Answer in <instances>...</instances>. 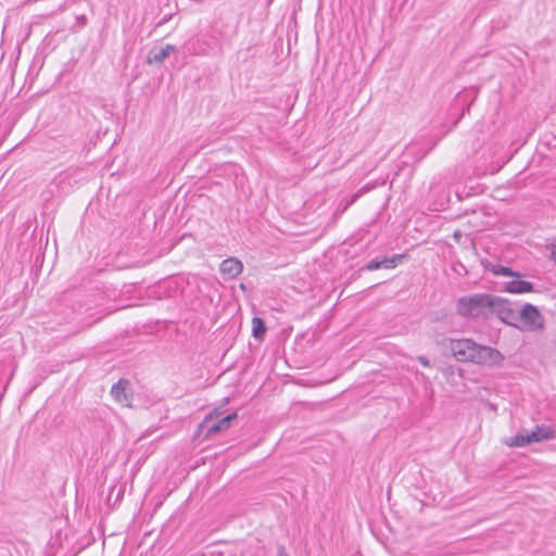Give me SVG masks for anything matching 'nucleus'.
Returning <instances> with one entry per match:
<instances>
[{"label": "nucleus", "instance_id": "18", "mask_svg": "<svg viewBox=\"0 0 556 556\" xmlns=\"http://www.w3.org/2000/svg\"><path fill=\"white\" fill-rule=\"evenodd\" d=\"M358 194H353L352 198L346 202V204L343 207V211L346 210L354 201L357 199Z\"/></svg>", "mask_w": 556, "mask_h": 556}, {"label": "nucleus", "instance_id": "2", "mask_svg": "<svg viewBox=\"0 0 556 556\" xmlns=\"http://www.w3.org/2000/svg\"><path fill=\"white\" fill-rule=\"evenodd\" d=\"M493 304V294L477 293L469 296H463L457 300L456 311L463 317L489 318Z\"/></svg>", "mask_w": 556, "mask_h": 556}, {"label": "nucleus", "instance_id": "14", "mask_svg": "<svg viewBox=\"0 0 556 556\" xmlns=\"http://www.w3.org/2000/svg\"><path fill=\"white\" fill-rule=\"evenodd\" d=\"M493 273L495 275H503V276H519V274L514 273L511 268L505 267V266H497V267L493 268Z\"/></svg>", "mask_w": 556, "mask_h": 556}, {"label": "nucleus", "instance_id": "1", "mask_svg": "<svg viewBox=\"0 0 556 556\" xmlns=\"http://www.w3.org/2000/svg\"><path fill=\"white\" fill-rule=\"evenodd\" d=\"M448 349L458 362L493 367L502 365L505 359L498 350L478 344L471 339H448Z\"/></svg>", "mask_w": 556, "mask_h": 556}, {"label": "nucleus", "instance_id": "20", "mask_svg": "<svg viewBox=\"0 0 556 556\" xmlns=\"http://www.w3.org/2000/svg\"><path fill=\"white\" fill-rule=\"evenodd\" d=\"M552 260L556 262V247L552 250Z\"/></svg>", "mask_w": 556, "mask_h": 556}, {"label": "nucleus", "instance_id": "9", "mask_svg": "<svg viewBox=\"0 0 556 556\" xmlns=\"http://www.w3.org/2000/svg\"><path fill=\"white\" fill-rule=\"evenodd\" d=\"M220 273L228 278L239 276L243 270V264L236 257H229L220 263Z\"/></svg>", "mask_w": 556, "mask_h": 556}, {"label": "nucleus", "instance_id": "10", "mask_svg": "<svg viewBox=\"0 0 556 556\" xmlns=\"http://www.w3.org/2000/svg\"><path fill=\"white\" fill-rule=\"evenodd\" d=\"M129 386V381L126 379L118 380L115 384H113L111 389V395L119 403L127 404L129 401V396L127 393V389Z\"/></svg>", "mask_w": 556, "mask_h": 556}, {"label": "nucleus", "instance_id": "11", "mask_svg": "<svg viewBox=\"0 0 556 556\" xmlns=\"http://www.w3.org/2000/svg\"><path fill=\"white\" fill-rule=\"evenodd\" d=\"M505 290L509 293H527L533 291V283L525 280H511L506 283Z\"/></svg>", "mask_w": 556, "mask_h": 556}, {"label": "nucleus", "instance_id": "17", "mask_svg": "<svg viewBox=\"0 0 556 556\" xmlns=\"http://www.w3.org/2000/svg\"><path fill=\"white\" fill-rule=\"evenodd\" d=\"M417 359L421 365L426 367L430 366V361L426 356H418Z\"/></svg>", "mask_w": 556, "mask_h": 556}, {"label": "nucleus", "instance_id": "5", "mask_svg": "<svg viewBox=\"0 0 556 556\" xmlns=\"http://www.w3.org/2000/svg\"><path fill=\"white\" fill-rule=\"evenodd\" d=\"M519 320L530 330L541 329L543 327V317L536 306L527 303L518 312Z\"/></svg>", "mask_w": 556, "mask_h": 556}, {"label": "nucleus", "instance_id": "8", "mask_svg": "<svg viewBox=\"0 0 556 556\" xmlns=\"http://www.w3.org/2000/svg\"><path fill=\"white\" fill-rule=\"evenodd\" d=\"M532 443L552 440L556 438V430L547 425H536L534 429L528 432Z\"/></svg>", "mask_w": 556, "mask_h": 556}, {"label": "nucleus", "instance_id": "3", "mask_svg": "<svg viewBox=\"0 0 556 556\" xmlns=\"http://www.w3.org/2000/svg\"><path fill=\"white\" fill-rule=\"evenodd\" d=\"M237 417L238 414L232 413L219 420H215L212 415H208L199 424L197 434L202 435L204 439H210L216 433L228 430Z\"/></svg>", "mask_w": 556, "mask_h": 556}, {"label": "nucleus", "instance_id": "13", "mask_svg": "<svg viewBox=\"0 0 556 556\" xmlns=\"http://www.w3.org/2000/svg\"><path fill=\"white\" fill-rule=\"evenodd\" d=\"M529 444H532V441H530V435L528 432H519L514 438H511L510 442H508V445L510 446H526Z\"/></svg>", "mask_w": 556, "mask_h": 556}, {"label": "nucleus", "instance_id": "12", "mask_svg": "<svg viewBox=\"0 0 556 556\" xmlns=\"http://www.w3.org/2000/svg\"><path fill=\"white\" fill-rule=\"evenodd\" d=\"M266 326L264 320L261 317H253L252 318V336L257 339L262 340L266 333Z\"/></svg>", "mask_w": 556, "mask_h": 556}, {"label": "nucleus", "instance_id": "6", "mask_svg": "<svg viewBox=\"0 0 556 556\" xmlns=\"http://www.w3.org/2000/svg\"><path fill=\"white\" fill-rule=\"evenodd\" d=\"M405 257H406L405 254H394L391 257H383L382 260L375 258V260H371L366 265H364L361 268V270L372 271V270H377L380 268H386V269L394 268Z\"/></svg>", "mask_w": 556, "mask_h": 556}, {"label": "nucleus", "instance_id": "16", "mask_svg": "<svg viewBox=\"0 0 556 556\" xmlns=\"http://www.w3.org/2000/svg\"><path fill=\"white\" fill-rule=\"evenodd\" d=\"M277 556H289L286 547L281 544L277 546Z\"/></svg>", "mask_w": 556, "mask_h": 556}, {"label": "nucleus", "instance_id": "19", "mask_svg": "<svg viewBox=\"0 0 556 556\" xmlns=\"http://www.w3.org/2000/svg\"><path fill=\"white\" fill-rule=\"evenodd\" d=\"M168 18H169V16H168V17H167V16H164L162 20H160V21L157 22L156 26H161V25L165 24V23L168 21Z\"/></svg>", "mask_w": 556, "mask_h": 556}, {"label": "nucleus", "instance_id": "15", "mask_svg": "<svg viewBox=\"0 0 556 556\" xmlns=\"http://www.w3.org/2000/svg\"><path fill=\"white\" fill-rule=\"evenodd\" d=\"M76 22H77L79 28L84 27L87 24L86 15H84V14L77 15L76 16Z\"/></svg>", "mask_w": 556, "mask_h": 556}, {"label": "nucleus", "instance_id": "7", "mask_svg": "<svg viewBox=\"0 0 556 556\" xmlns=\"http://www.w3.org/2000/svg\"><path fill=\"white\" fill-rule=\"evenodd\" d=\"M177 48L174 45H166L159 49H152L147 55L148 64H162L170 53L176 52Z\"/></svg>", "mask_w": 556, "mask_h": 556}, {"label": "nucleus", "instance_id": "4", "mask_svg": "<svg viewBox=\"0 0 556 556\" xmlns=\"http://www.w3.org/2000/svg\"><path fill=\"white\" fill-rule=\"evenodd\" d=\"M493 304L491 316H497L503 323L509 326H517L519 321L518 312L513 307V304L501 296L493 295Z\"/></svg>", "mask_w": 556, "mask_h": 556}]
</instances>
